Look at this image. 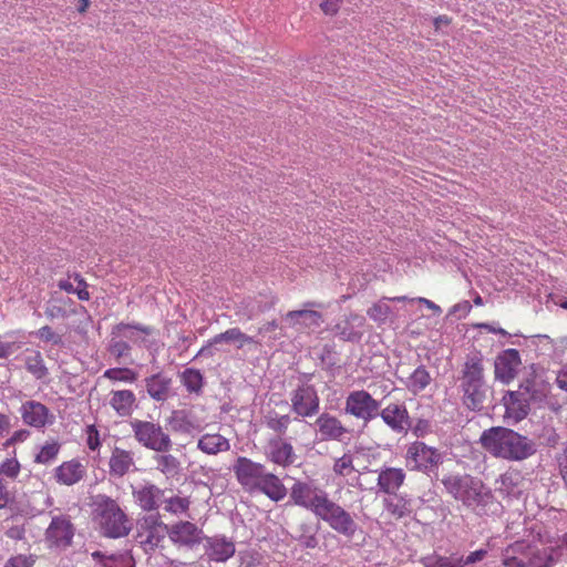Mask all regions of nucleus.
Segmentation results:
<instances>
[{
    "mask_svg": "<svg viewBox=\"0 0 567 567\" xmlns=\"http://www.w3.org/2000/svg\"><path fill=\"white\" fill-rule=\"evenodd\" d=\"M289 497L295 505L309 511L338 534L348 538L354 536L358 525L352 515L332 501L329 494L318 485L296 481L290 487Z\"/></svg>",
    "mask_w": 567,
    "mask_h": 567,
    "instance_id": "1",
    "label": "nucleus"
},
{
    "mask_svg": "<svg viewBox=\"0 0 567 567\" xmlns=\"http://www.w3.org/2000/svg\"><path fill=\"white\" fill-rule=\"evenodd\" d=\"M480 444L492 456L514 462L524 461L536 452L535 443L530 439L504 426L484 430Z\"/></svg>",
    "mask_w": 567,
    "mask_h": 567,
    "instance_id": "2",
    "label": "nucleus"
},
{
    "mask_svg": "<svg viewBox=\"0 0 567 567\" xmlns=\"http://www.w3.org/2000/svg\"><path fill=\"white\" fill-rule=\"evenodd\" d=\"M234 475L239 485L248 491H258L271 501L279 502L287 495V489L281 480L266 466L246 456H238L233 464Z\"/></svg>",
    "mask_w": 567,
    "mask_h": 567,
    "instance_id": "3",
    "label": "nucleus"
},
{
    "mask_svg": "<svg viewBox=\"0 0 567 567\" xmlns=\"http://www.w3.org/2000/svg\"><path fill=\"white\" fill-rule=\"evenodd\" d=\"M94 505L93 518L104 536L120 538L130 534L132 522L115 499L100 495Z\"/></svg>",
    "mask_w": 567,
    "mask_h": 567,
    "instance_id": "4",
    "label": "nucleus"
},
{
    "mask_svg": "<svg viewBox=\"0 0 567 567\" xmlns=\"http://www.w3.org/2000/svg\"><path fill=\"white\" fill-rule=\"evenodd\" d=\"M442 484L449 494L466 507L485 506L491 498L483 482L471 475H449L442 480Z\"/></svg>",
    "mask_w": 567,
    "mask_h": 567,
    "instance_id": "5",
    "label": "nucleus"
},
{
    "mask_svg": "<svg viewBox=\"0 0 567 567\" xmlns=\"http://www.w3.org/2000/svg\"><path fill=\"white\" fill-rule=\"evenodd\" d=\"M131 427L134 439L145 449L157 453L168 452L172 449L171 436L158 423L135 419L131 422Z\"/></svg>",
    "mask_w": 567,
    "mask_h": 567,
    "instance_id": "6",
    "label": "nucleus"
},
{
    "mask_svg": "<svg viewBox=\"0 0 567 567\" xmlns=\"http://www.w3.org/2000/svg\"><path fill=\"white\" fill-rule=\"evenodd\" d=\"M75 527L66 515L52 517L45 529L44 542L50 549L62 550L72 545Z\"/></svg>",
    "mask_w": 567,
    "mask_h": 567,
    "instance_id": "7",
    "label": "nucleus"
},
{
    "mask_svg": "<svg viewBox=\"0 0 567 567\" xmlns=\"http://www.w3.org/2000/svg\"><path fill=\"white\" fill-rule=\"evenodd\" d=\"M380 403L365 390L352 391L348 394L344 411L365 423L379 415Z\"/></svg>",
    "mask_w": 567,
    "mask_h": 567,
    "instance_id": "8",
    "label": "nucleus"
},
{
    "mask_svg": "<svg viewBox=\"0 0 567 567\" xmlns=\"http://www.w3.org/2000/svg\"><path fill=\"white\" fill-rule=\"evenodd\" d=\"M168 535V527L156 515L143 517L138 523L137 539L146 551L153 550Z\"/></svg>",
    "mask_w": 567,
    "mask_h": 567,
    "instance_id": "9",
    "label": "nucleus"
},
{
    "mask_svg": "<svg viewBox=\"0 0 567 567\" xmlns=\"http://www.w3.org/2000/svg\"><path fill=\"white\" fill-rule=\"evenodd\" d=\"M291 410L301 417L316 415L320 409V399L313 385H299L291 393Z\"/></svg>",
    "mask_w": 567,
    "mask_h": 567,
    "instance_id": "10",
    "label": "nucleus"
},
{
    "mask_svg": "<svg viewBox=\"0 0 567 567\" xmlns=\"http://www.w3.org/2000/svg\"><path fill=\"white\" fill-rule=\"evenodd\" d=\"M405 458L408 464H412V470L426 472L441 462V454L436 449L416 441L409 445Z\"/></svg>",
    "mask_w": 567,
    "mask_h": 567,
    "instance_id": "11",
    "label": "nucleus"
},
{
    "mask_svg": "<svg viewBox=\"0 0 567 567\" xmlns=\"http://www.w3.org/2000/svg\"><path fill=\"white\" fill-rule=\"evenodd\" d=\"M23 423L28 426L42 429L54 421V415L49 408L35 400L23 402L19 409Z\"/></svg>",
    "mask_w": 567,
    "mask_h": 567,
    "instance_id": "12",
    "label": "nucleus"
},
{
    "mask_svg": "<svg viewBox=\"0 0 567 567\" xmlns=\"http://www.w3.org/2000/svg\"><path fill=\"white\" fill-rule=\"evenodd\" d=\"M265 455L270 463L282 468L291 466L297 460L292 444L280 436L268 441Z\"/></svg>",
    "mask_w": 567,
    "mask_h": 567,
    "instance_id": "13",
    "label": "nucleus"
},
{
    "mask_svg": "<svg viewBox=\"0 0 567 567\" xmlns=\"http://www.w3.org/2000/svg\"><path fill=\"white\" fill-rule=\"evenodd\" d=\"M315 427L320 441H338L341 442L348 434L349 430L337 416L323 412L315 421Z\"/></svg>",
    "mask_w": 567,
    "mask_h": 567,
    "instance_id": "14",
    "label": "nucleus"
},
{
    "mask_svg": "<svg viewBox=\"0 0 567 567\" xmlns=\"http://www.w3.org/2000/svg\"><path fill=\"white\" fill-rule=\"evenodd\" d=\"M520 364L522 361L518 350H504L495 360V378L508 384L516 377Z\"/></svg>",
    "mask_w": 567,
    "mask_h": 567,
    "instance_id": "15",
    "label": "nucleus"
},
{
    "mask_svg": "<svg viewBox=\"0 0 567 567\" xmlns=\"http://www.w3.org/2000/svg\"><path fill=\"white\" fill-rule=\"evenodd\" d=\"M530 401V399L524 395L522 390L508 391L503 398L505 420L509 423H517L524 420L529 413Z\"/></svg>",
    "mask_w": 567,
    "mask_h": 567,
    "instance_id": "16",
    "label": "nucleus"
},
{
    "mask_svg": "<svg viewBox=\"0 0 567 567\" xmlns=\"http://www.w3.org/2000/svg\"><path fill=\"white\" fill-rule=\"evenodd\" d=\"M379 414L383 422L396 433H402L410 426L409 412L403 403H390Z\"/></svg>",
    "mask_w": 567,
    "mask_h": 567,
    "instance_id": "17",
    "label": "nucleus"
},
{
    "mask_svg": "<svg viewBox=\"0 0 567 567\" xmlns=\"http://www.w3.org/2000/svg\"><path fill=\"white\" fill-rule=\"evenodd\" d=\"M86 474V466L79 460H70L61 463L54 470V478L60 485L72 486L78 484Z\"/></svg>",
    "mask_w": 567,
    "mask_h": 567,
    "instance_id": "18",
    "label": "nucleus"
},
{
    "mask_svg": "<svg viewBox=\"0 0 567 567\" xmlns=\"http://www.w3.org/2000/svg\"><path fill=\"white\" fill-rule=\"evenodd\" d=\"M168 536L174 544L194 546L202 539V530L190 522H179L168 529Z\"/></svg>",
    "mask_w": 567,
    "mask_h": 567,
    "instance_id": "19",
    "label": "nucleus"
},
{
    "mask_svg": "<svg viewBox=\"0 0 567 567\" xmlns=\"http://www.w3.org/2000/svg\"><path fill=\"white\" fill-rule=\"evenodd\" d=\"M286 319L289 321L291 327H295L298 330L308 331H313L315 329L319 328L323 322L322 315L318 311L310 309L288 311L286 313Z\"/></svg>",
    "mask_w": 567,
    "mask_h": 567,
    "instance_id": "20",
    "label": "nucleus"
},
{
    "mask_svg": "<svg viewBox=\"0 0 567 567\" xmlns=\"http://www.w3.org/2000/svg\"><path fill=\"white\" fill-rule=\"evenodd\" d=\"M405 472L400 467H383L379 472L377 486L380 492L393 495L404 484Z\"/></svg>",
    "mask_w": 567,
    "mask_h": 567,
    "instance_id": "21",
    "label": "nucleus"
},
{
    "mask_svg": "<svg viewBox=\"0 0 567 567\" xmlns=\"http://www.w3.org/2000/svg\"><path fill=\"white\" fill-rule=\"evenodd\" d=\"M524 482V475L520 470L508 467L496 480V492L503 496H515L519 494L520 486Z\"/></svg>",
    "mask_w": 567,
    "mask_h": 567,
    "instance_id": "22",
    "label": "nucleus"
},
{
    "mask_svg": "<svg viewBox=\"0 0 567 567\" xmlns=\"http://www.w3.org/2000/svg\"><path fill=\"white\" fill-rule=\"evenodd\" d=\"M133 496L143 511L152 512L158 508L164 491L154 484H147L133 491Z\"/></svg>",
    "mask_w": 567,
    "mask_h": 567,
    "instance_id": "23",
    "label": "nucleus"
},
{
    "mask_svg": "<svg viewBox=\"0 0 567 567\" xmlns=\"http://www.w3.org/2000/svg\"><path fill=\"white\" fill-rule=\"evenodd\" d=\"M135 465L134 453L115 446L112 450L109 466L110 474L116 477H123Z\"/></svg>",
    "mask_w": 567,
    "mask_h": 567,
    "instance_id": "24",
    "label": "nucleus"
},
{
    "mask_svg": "<svg viewBox=\"0 0 567 567\" xmlns=\"http://www.w3.org/2000/svg\"><path fill=\"white\" fill-rule=\"evenodd\" d=\"M364 323V317L358 313H350L344 320L336 324V331L343 341H359L362 337V332L354 328H362Z\"/></svg>",
    "mask_w": 567,
    "mask_h": 567,
    "instance_id": "25",
    "label": "nucleus"
},
{
    "mask_svg": "<svg viewBox=\"0 0 567 567\" xmlns=\"http://www.w3.org/2000/svg\"><path fill=\"white\" fill-rule=\"evenodd\" d=\"M136 396L131 390L111 391L109 404L120 415L128 416L135 404Z\"/></svg>",
    "mask_w": 567,
    "mask_h": 567,
    "instance_id": "26",
    "label": "nucleus"
},
{
    "mask_svg": "<svg viewBox=\"0 0 567 567\" xmlns=\"http://www.w3.org/2000/svg\"><path fill=\"white\" fill-rule=\"evenodd\" d=\"M197 449L207 455H216L230 449L229 440L219 433H206L197 443Z\"/></svg>",
    "mask_w": 567,
    "mask_h": 567,
    "instance_id": "27",
    "label": "nucleus"
},
{
    "mask_svg": "<svg viewBox=\"0 0 567 567\" xmlns=\"http://www.w3.org/2000/svg\"><path fill=\"white\" fill-rule=\"evenodd\" d=\"M236 343L237 349H243L247 344H256L258 346L259 342L254 339V337H250L243 332L239 328H229L226 331L216 334L212 340L210 344H218V343Z\"/></svg>",
    "mask_w": 567,
    "mask_h": 567,
    "instance_id": "28",
    "label": "nucleus"
},
{
    "mask_svg": "<svg viewBox=\"0 0 567 567\" xmlns=\"http://www.w3.org/2000/svg\"><path fill=\"white\" fill-rule=\"evenodd\" d=\"M383 506L386 513L394 519H402L412 512L411 502L402 495H390L383 499Z\"/></svg>",
    "mask_w": 567,
    "mask_h": 567,
    "instance_id": "29",
    "label": "nucleus"
},
{
    "mask_svg": "<svg viewBox=\"0 0 567 567\" xmlns=\"http://www.w3.org/2000/svg\"><path fill=\"white\" fill-rule=\"evenodd\" d=\"M208 545V556L215 561H226L235 554V544L225 537H213Z\"/></svg>",
    "mask_w": 567,
    "mask_h": 567,
    "instance_id": "30",
    "label": "nucleus"
},
{
    "mask_svg": "<svg viewBox=\"0 0 567 567\" xmlns=\"http://www.w3.org/2000/svg\"><path fill=\"white\" fill-rule=\"evenodd\" d=\"M171 379L157 373L145 380L148 395L156 401H165L168 398Z\"/></svg>",
    "mask_w": 567,
    "mask_h": 567,
    "instance_id": "31",
    "label": "nucleus"
},
{
    "mask_svg": "<svg viewBox=\"0 0 567 567\" xmlns=\"http://www.w3.org/2000/svg\"><path fill=\"white\" fill-rule=\"evenodd\" d=\"M518 390H522L525 396H527L532 401H535L540 400L543 396L546 395L548 386L533 371L529 373L527 378H525L520 382Z\"/></svg>",
    "mask_w": 567,
    "mask_h": 567,
    "instance_id": "32",
    "label": "nucleus"
},
{
    "mask_svg": "<svg viewBox=\"0 0 567 567\" xmlns=\"http://www.w3.org/2000/svg\"><path fill=\"white\" fill-rule=\"evenodd\" d=\"M504 567H528L524 542L509 545L503 553Z\"/></svg>",
    "mask_w": 567,
    "mask_h": 567,
    "instance_id": "33",
    "label": "nucleus"
},
{
    "mask_svg": "<svg viewBox=\"0 0 567 567\" xmlns=\"http://www.w3.org/2000/svg\"><path fill=\"white\" fill-rule=\"evenodd\" d=\"M156 470L163 473L166 477H174L179 473L181 462L172 454L165 452L157 453L154 456Z\"/></svg>",
    "mask_w": 567,
    "mask_h": 567,
    "instance_id": "34",
    "label": "nucleus"
},
{
    "mask_svg": "<svg viewBox=\"0 0 567 567\" xmlns=\"http://www.w3.org/2000/svg\"><path fill=\"white\" fill-rule=\"evenodd\" d=\"M25 369L35 379L42 380L48 377L49 370L45 367L43 357L40 351L32 350L24 359Z\"/></svg>",
    "mask_w": 567,
    "mask_h": 567,
    "instance_id": "35",
    "label": "nucleus"
},
{
    "mask_svg": "<svg viewBox=\"0 0 567 567\" xmlns=\"http://www.w3.org/2000/svg\"><path fill=\"white\" fill-rule=\"evenodd\" d=\"M424 567H462V556L452 554L451 556H442L439 554H431L421 558Z\"/></svg>",
    "mask_w": 567,
    "mask_h": 567,
    "instance_id": "36",
    "label": "nucleus"
},
{
    "mask_svg": "<svg viewBox=\"0 0 567 567\" xmlns=\"http://www.w3.org/2000/svg\"><path fill=\"white\" fill-rule=\"evenodd\" d=\"M528 567H553L555 559L547 549H538L525 544Z\"/></svg>",
    "mask_w": 567,
    "mask_h": 567,
    "instance_id": "37",
    "label": "nucleus"
},
{
    "mask_svg": "<svg viewBox=\"0 0 567 567\" xmlns=\"http://www.w3.org/2000/svg\"><path fill=\"white\" fill-rule=\"evenodd\" d=\"M431 375L424 367H419L409 377L406 388L413 394H417L423 391L431 383Z\"/></svg>",
    "mask_w": 567,
    "mask_h": 567,
    "instance_id": "38",
    "label": "nucleus"
},
{
    "mask_svg": "<svg viewBox=\"0 0 567 567\" xmlns=\"http://www.w3.org/2000/svg\"><path fill=\"white\" fill-rule=\"evenodd\" d=\"M168 425L174 433L183 434H190L196 429L193 421L183 411L173 412L168 419Z\"/></svg>",
    "mask_w": 567,
    "mask_h": 567,
    "instance_id": "39",
    "label": "nucleus"
},
{
    "mask_svg": "<svg viewBox=\"0 0 567 567\" xmlns=\"http://www.w3.org/2000/svg\"><path fill=\"white\" fill-rule=\"evenodd\" d=\"M463 384L483 385V365L480 360H468L463 371Z\"/></svg>",
    "mask_w": 567,
    "mask_h": 567,
    "instance_id": "40",
    "label": "nucleus"
},
{
    "mask_svg": "<svg viewBox=\"0 0 567 567\" xmlns=\"http://www.w3.org/2000/svg\"><path fill=\"white\" fill-rule=\"evenodd\" d=\"M60 450L61 444L58 441L51 440L45 442L34 456V463L42 465L52 463L58 457Z\"/></svg>",
    "mask_w": 567,
    "mask_h": 567,
    "instance_id": "41",
    "label": "nucleus"
},
{
    "mask_svg": "<svg viewBox=\"0 0 567 567\" xmlns=\"http://www.w3.org/2000/svg\"><path fill=\"white\" fill-rule=\"evenodd\" d=\"M386 298H383L377 302H374L368 310L367 315L371 320H373L378 326L384 324L390 316L392 315L391 307L385 302Z\"/></svg>",
    "mask_w": 567,
    "mask_h": 567,
    "instance_id": "42",
    "label": "nucleus"
},
{
    "mask_svg": "<svg viewBox=\"0 0 567 567\" xmlns=\"http://www.w3.org/2000/svg\"><path fill=\"white\" fill-rule=\"evenodd\" d=\"M164 511L173 515L186 514L190 507V498L187 496L173 495L164 501Z\"/></svg>",
    "mask_w": 567,
    "mask_h": 567,
    "instance_id": "43",
    "label": "nucleus"
},
{
    "mask_svg": "<svg viewBox=\"0 0 567 567\" xmlns=\"http://www.w3.org/2000/svg\"><path fill=\"white\" fill-rule=\"evenodd\" d=\"M464 391V403L472 410H478L484 400L482 384H462Z\"/></svg>",
    "mask_w": 567,
    "mask_h": 567,
    "instance_id": "44",
    "label": "nucleus"
},
{
    "mask_svg": "<svg viewBox=\"0 0 567 567\" xmlns=\"http://www.w3.org/2000/svg\"><path fill=\"white\" fill-rule=\"evenodd\" d=\"M291 419L289 415H280L276 411H270L265 416L266 426L280 435L287 432Z\"/></svg>",
    "mask_w": 567,
    "mask_h": 567,
    "instance_id": "45",
    "label": "nucleus"
},
{
    "mask_svg": "<svg viewBox=\"0 0 567 567\" xmlns=\"http://www.w3.org/2000/svg\"><path fill=\"white\" fill-rule=\"evenodd\" d=\"M103 377L114 382L134 383L137 373L128 368H111L104 371Z\"/></svg>",
    "mask_w": 567,
    "mask_h": 567,
    "instance_id": "46",
    "label": "nucleus"
},
{
    "mask_svg": "<svg viewBox=\"0 0 567 567\" xmlns=\"http://www.w3.org/2000/svg\"><path fill=\"white\" fill-rule=\"evenodd\" d=\"M182 383L188 392H199L203 388V375L199 370L185 369L182 373Z\"/></svg>",
    "mask_w": 567,
    "mask_h": 567,
    "instance_id": "47",
    "label": "nucleus"
},
{
    "mask_svg": "<svg viewBox=\"0 0 567 567\" xmlns=\"http://www.w3.org/2000/svg\"><path fill=\"white\" fill-rule=\"evenodd\" d=\"M94 559H99L102 567H126L128 558L125 554L105 555L102 551H94L92 554Z\"/></svg>",
    "mask_w": 567,
    "mask_h": 567,
    "instance_id": "48",
    "label": "nucleus"
},
{
    "mask_svg": "<svg viewBox=\"0 0 567 567\" xmlns=\"http://www.w3.org/2000/svg\"><path fill=\"white\" fill-rule=\"evenodd\" d=\"M332 471L337 476H349L355 470L353 465V456L350 452L344 453L341 457H338L333 462Z\"/></svg>",
    "mask_w": 567,
    "mask_h": 567,
    "instance_id": "49",
    "label": "nucleus"
},
{
    "mask_svg": "<svg viewBox=\"0 0 567 567\" xmlns=\"http://www.w3.org/2000/svg\"><path fill=\"white\" fill-rule=\"evenodd\" d=\"M12 454H13L12 457L6 458L0 464V474L4 475L6 477H9L11 480H16L20 474L21 465L16 457V455H17L16 451H13Z\"/></svg>",
    "mask_w": 567,
    "mask_h": 567,
    "instance_id": "50",
    "label": "nucleus"
},
{
    "mask_svg": "<svg viewBox=\"0 0 567 567\" xmlns=\"http://www.w3.org/2000/svg\"><path fill=\"white\" fill-rule=\"evenodd\" d=\"M37 558L34 554H17L8 558L3 567H33Z\"/></svg>",
    "mask_w": 567,
    "mask_h": 567,
    "instance_id": "51",
    "label": "nucleus"
},
{
    "mask_svg": "<svg viewBox=\"0 0 567 567\" xmlns=\"http://www.w3.org/2000/svg\"><path fill=\"white\" fill-rule=\"evenodd\" d=\"M136 330L145 336H150L153 333V328L150 326H143V324H131V323H124L121 322L114 327V331L117 334H123L130 339H133V333H126V331Z\"/></svg>",
    "mask_w": 567,
    "mask_h": 567,
    "instance_id": "52",
    "label": "nucleus"
},
{
    "mask_svg": "<svg viewBox=\"0 0 567 567\" xmlns=\"http://www.w3.org/2000/svg\"><path fill=\"white\" fill-rule=\"evenodd\" d=\"M37 337L47 343L61 346L63 343L62 336L58 334L50 326H43L37 331Z\"/></svg>",
    "mask_w": 567,
    "mask_h": 567,
    "instance_id": "53",
    "label": "nucleus"
},
{
    "mask_svg": "<svg viewBox=\"0 0 567 567\" xmlns=\"http://www.w3.org/2000/svg\"><path fill=\"white\" fill-rule=\"evenodd\" d=\"M31 435L27 429H20L12 433V435L2 443V449L8 450L19 443L25 442Z\"/></svg>",
    "mask_w": 567,
    "mask_h": 567,
    "instance_id": "54",
    "label": "nucleus"
},
{
    "mask_svg": "<svg viewBox=\"0 0 567 567\" xmlns=\"http://www.w3.org/2000/svg\"><path fill=\"white\" fill-rule=\"evenodd\" d=\"M86 444L91 451H96L101 446L100 433L95 425H87L86 430Z\"/></svg>",
    "mask_w": 567,
    "mask_h": 567,
    "instance_id": "55",
    "label": "nucleus"
},
{
    "mask_svg": "<svg viewBox=\"0 0 567 567\" xmlns=\"http://www.w3.org/2000/svg\"><path fill=\"white\" fill-rule=\"evenodd\" d=\"M343 3V0H323L320 3V9L326 16L334 17L341 6Z\"/></svg>",
    "mask_w": 567,
    "mask_h": 567,
    "instance_id": "56",
    "label": "nucleus"
},
{
    "mask_svg": "<svg viewBox=\"0 0 567 567\" xmlns=\"http://www.w3.org/2000/svg\"><path fill=\"white\" fill-rule=\"evenodd\" d=\"M486 555H487L486 549H477V550L470 553V555H467L466 557L462 556V560H463L462 567L481 561L486 557Z\"/></svg>",
    "mask_w": 567,
    "mask_h": 567,
    "instance_id": "57",
    "label": "nucleus"
},
{
    "mask_svg": "<svg viewBox=\"0 0 567 567\" xmlns=\"http://www.w3.org/2000/svg\"><path fill=\"white\" fill-rule=\"evenodd\" d=\"M75 280H78V287L75 288V295L80 300L86 301L90 299V292L87 290V284L85 280L80 276L75 275Z\"/></svg>",
    "mask_w": 567,
    "mask_h": 567,
    "instance_id": "58",
    "label": "nucleus"
},
{
    "mask_svg": "<svg viewBox=\"0 0 567 567\" xmlns=\"http://www.w3.org/2000/svg\"><path fill=\"white\" fill-rule=\"evenodd\" d=\"M557 464L559 475L567 487V446L564 449L563 453L557 456Z\"/></svg>",
    "mask_w": 567,
    "mask_h": 567,
    "instance_id": "59",
    "label": "nucleus"
},
{
    "mask_svg": "<svg viewBox=\"0 0 567 567\" xmlns=\"http://www.w3.org/2000/svg\"><path fill=\"white\" fill-rule=\"evenodd\" d=\"M411 301H417L420 303H423L427 309L432 310L437 316H440L442 313L441 307L426 298L419 297V298L411 299Z\"/></svg>",
    "mask_w": 567,
    "mask_h": 567,
    "instance_id": "60",
    "label": "nucleus"
},
{
    "mask_svg": "<svg viewBox=\"0 0 567 567\" xmlns=\"http://www.w3.org/2000/svg\"><path fill=\"white\" fill-rule=\"evenodd\" d=\"M10 429H11L10 416L4 413H0V436H4L6 434H8Z\"/></svg>",
    "mask_w": 567,
    "mask_h": 567,
    "instance_id": "61",
    "label": "nucleus"
},
{
    "mask_svg": "<svg viewBox=\"0 0 567 567\" xmlns=\"http://www.w3.org/2000/svg\"><path fill=\"white\" fill-rule=\"evenodd\" d=\"M10 501V494L4 482L0 478V508H4Z\"/></svg>",
    "mask_w": 567,
    "mask_h": 567,
    "instance_id": "62",
    "label": "nucleus"
},
{
    "mask_svg": "<svg viewBox=\"0 0 567 567\" xmlns=\"http://www.w3.org/2000/svg\"><path fill=\"white\" fill-rule=\"evenodd\" d=\"M475 327L480 328V329H484V330H486L489 333L502 334V336H506L507 334V332L504 329L495 328V327H493L489 323H478Z\"/></svg>",
    "mask_w": 567,
    "mask_h": 567,
    "instance_id": "63",
    "label": "nucleus"
},
{
    "mask_svg": "<svg viewBox=\"0 0 567 567\" xmlns=\"http://www.w3.org/2000/svg\"><path fill=\"white\" fill-rule=\"evenodd\" d=\"M556 381L560 389L567 391V369H564L558 373Z\"/></svg>",
    "mask_w": 567,
    "mask_h": 567,
    "instance_id": "64",
    "label": "nucleus"
}]
</instances>
